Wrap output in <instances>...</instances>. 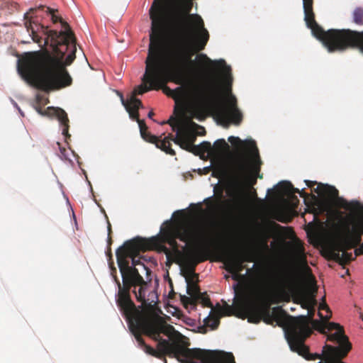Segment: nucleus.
Masks as SVG:
<instances>
[{"label": "nucleus", "mask_w": 363, "mask_h": 363, "mask_svg": "<svg viewBox=\"0 0 363 363\" xmlns=\"http://www.w3.org/2000/svg\"><path fill=\"white\" fill-rule=\"evenodd\" d=\"M277 220H279V221H280V222H281V223H288V222L290 220V219H285V218H284V217H282V216H278V217L277 218Z\"/></svg>", "instance_id": "41"}, {"label": "nucleus", "mask_w": 363, "mask_h": 363, "mask_svg": "<svg viewBox=\"0 0 363 363\" xmlns=\"http://www.w3.org/2000/svg\"><path fill=\"white\" fill-rule=\"evenodd\" d=\"M328 340L333 342H337L340 344V346L337 347H340L341 350H345L347 345L351 344L348 338L346 335H345L344 332L337 331L333 334H331L328 336Z\"/></svg>", "instance_id": "22"}, {"label": "nucleus", "mask_w": 363, "mask_h": 363, "mask_svg": "<svg viewBox=\"0 0 363 363\" xmlns=\"http://www.w3.org/2000/svg\"><path fill=\"white\" fill-rule=\"evenodd\" d=\"M220 313L223 315H230L232 313V308L227 303L220 309Z\"/></svg>", "instance_id": "36"}, {"label": "nucleus", "mask_w": 363, "mask_h": 363, "mask_svg": "<svg viewBox=\"0 0 363 363\" xmlns=\"http://www.w3.org/2000/svg\"><path fill=\"white\" fill-rule=\"evenodd\" d=\"M305 182L309 188L313 189V191L320 196L334 199L337 206L352 212L363 211V205L360 202L358 201H347L346 199L339 197L338 191L334 186L310 180H305Z\"/></svg>", "instance_id": "13"}, {"label": "nucleus", "mask_w": 363, "mask_h": 363, "mask_svg": "<svg viewBox=\"0 0 363 363\" xmlns=\"http://www.w3.org/2000/svg\"><path fill=\"white\" fill-rule=\"evenodd\" d=\"M228 141L234 146L240 148L243 145V141H242L239 138L230 136L228 138Z\"/></svg>", "instance_id": "33"}, {"label": "nucleus", "mask_w": 363, "mask_h": 363, "mask_svg": "<svg viewBox=\"0 0 363 363\" xmlns=\"http://www.w3.org/2000/svg\"><path fill=\"white\" fill-rule=\"evenodd\" d=\"M191 6L185 13L177 15L172 23V42L167 46L162 39L164 24V0H155L150 9L151 33L143 84L135 87L131 96L143 94L150 90H159L169 82L182 85L184 74L193 63L192 56L204 50L209 33L202 18L189 14Z\"/></svg>", "instance_id": "1"}, {"label": "nucleus", "mask_w": 363, "mask_h": 363, "mask_svg": "<svg viewBox=\"0 0 363 363\" xmlns=\"http://www.w3.org/2000/svg\"><path fill=\"white\" fill-rule=\"evenodd\" d=\"M147 285V283L145 284H135V287H134L135 289L133 290L137 301L141 302L143 304H145L146 302L145 292Z\"/></svg>", "instance_id": "24"}, {"label": "nucleus", "mask_w": 363, "mask_h": 363, "mask_svg": "<svg viewBox=\"0 0 363 363\" xmlns=\"http://www.w3.org/2000/svg\"><path fill=\"white\" fill-rule=\"evenodd\" d=\"M40 100H41V97H40L39 95H38V96H37V101H38V104H39V103H40Z\"/></svg>", "instance_id": "46"}, {"label": "nucleus", "mask_w": 363, "mask_h": 363, "mask_svg": "<svg viewBox=\"0 0 363 363\" xmlns=\"http://www.w3.org/2000/svg\"><path fill=\"white\" fill-rule=\"evenodd\" d=\"M313 0H303L304 21L313 35L330 52L343 51L348 48H359L363 52V31L350 29H329L325 31L315 20Z\"/></svg>", "instance_id": "8"}, {"label": "nucleus", "mask_w": 363, "mask_h": 363, "mask_svg": "<svg viewBox=\"0 0 363 363\" xmlns=\"http://www.w3.org/2000/svg\"><path fill=\"white\" fill-rule=\"evenodd\" d=\"M107 242H108V248H107L106 254H107V256L108 257H110V259H111V257H112L111 248V245L112 243L111 235H108Z\"/></svg>", "instance_id": "37"}, {"label": "nucleus", "mask_w": 363, "mask_h": 363, "mask_svg": "<svg viewBox=\"0 0 363 363\" xmlns=\"http://www.w3.org/2000/svg\"><path fill=\"white\" fill-rule=\"evenodd\" d=\"M109 265L111 267V274L113 277L114 281L116 283V280L120 281L118 277H117V270L116 268L113 266V262L112 260V258H109Z\"/></svg>", "instance_id": "35"}, {"label": "nucleus", "mask_w": 363, "mask_h": 363, "mask_svg": "<svg viewBox=\"0 0 363 363\" xmlns=\"http://www.w3.org/2000/svg\"><path fill=\"white\" fill-rule=\"evenodd\" d=\"M140 128V132L141 135L144 134V131L147 130V126L146 125L145 121L143 120H140L138 122Z\"/></svg>", "instance_id": "38"}, {"label": "nucleus", "mask_w": 363, "mask_h": 363, "mask_svg": "<svg viewBox=\"0 0 363 363\" xmlns=\"http://www.w3.org/2000/svg\"><path fill=\"white\" fill-rule=\"evenodd\" d=\"M300 303L303 308L308 309L313 305H316L317 302L313 296L303 295L300 298Z\"/></svg>", "instance_id": "27"}, {"label": "nucleus", "mask_w": 363, "mask_h": 363, "mask_svg": "<svg viewBox=\"0 0 363 363\" xmlns=\"http://www.w3.org/2000/svg\"><path fill=\"white\" fill-rule=\"evenodd\" d=\"M161 359L164 360V363H167V359H165L164 357L163 358H162Z\"/></svg>", "instance_id": "49"}, {"label": "nucleus", "mask_w": 363, "mask_h": 363, "mask_svg": "<svg viewBox=\"0 0 363 363\" xmlns=\"http://www.w3.org/2000/svg\"><path fill=\"white\" fill-rule=\"evenodd\" d=\"M353 21L357 25H363V9L356 8L353 12Z\"/></svg>", "instance_id": "30"}, {"label": "nucleus", "mask_w": 363, "mask_h": 363, "mask_svg": "<svg viewBox=\"0 0 363 363\" xmlns=\"http://www.w3.org/2000/svg\"><path fill=\"white\" fill-rule=\"evenodd\" d=\"M121 99L122 104L128 112L130 118L135 120L137 122L140 121L139 118L138 109L143 106L141 101L134 96H130L129 100H125L123 95H121Z\"/></svg>", "instance_id": "19"}, {"label": "nucleus", "mask_w": 363, "mask_h": 363, "mask_svg": "<svg viewBox=\"0 0 363 363\" xmlns=\"http://www.w3.org/2000/svg\"><path fill=\"white\" fill-rule=\"evenodd\" d=\"M212 225L205 222H194L181 225L177 228L168 226L162 229V242H167L177 250L176 239L184 242H190L199 247L198 250L185 262V269L189 274H194L196 265L210 259L213 240Z\"/></svg>", "instance_id": "6"}, {"label": "nucleus", "mask_w": 363, "mask_h": 363, "mask_svg": "<svg viewBox=\"0 0 363 363\" xmlns=\"http://www.w3.org/2000/svg\"><path fill=\"white\" fill-rule=\"evenodd\" d=\"M35 109L41 116L56 118L63 126L62 134L65 137L70 136L68 134L69 118L67 113L63 109L50 106L45 110H43L42 107L39 104L35 106Z\"/></svg>", "instance_id": "15"}, {"label": "nucleus", "mask_w": 363, "mask_h": 363, "mask_svg": "<svg viewBox=\"0 0 363 363\" xmlns=\"http://www.w3.org/2000/svg\"><path fill=\"white\" fill-rule=\"evenodd\" d=\"M275 191L279 196H288L292 199H296L298 201L297 197L294 194L298 193L301 197H307L308 194L304 192L303 189L300 191L298 189L294 188L292 184L288 181L280 182L276 186Z\"/></svg>", "instance_id": "17"}, {"label": "nucleus", "mask_w": 363, "mask_h": 363, "mask_svg": "<svg viewBox=\"0 0 363 363\" xmlns=\"http://www.w3.org/2000/svg\"><path fill=\"white\" fill-rule=\"evenodd\" d=\"M211 198H208L207 199L205 200V202L206 203H208V201H211Z\"/></svg>", "instance_id": "47"}, {"label": "nucleus", "mask_w": 363, "mask_h": 363, "mask_svg": "<svg viewBox=\"0 0 363 363\" xmlns=\"http://www.w3.org/2000/svg\"><path fill=\"white\" fill-rule=\"evenodd\" d=\"M212 147L213 156L221 155L229 149V145L224 139L217 140Z\"/></svg>", "instance_id": "23"}, {"label": "nucleus", "mask_w": 363, "mask_h": 363, "mask_svg": "<svg viewBox=\"0 0 363 363\" xmlns=\"http://www.w3.org/2000/svg\"><path fill=\"white\" fill-rule=\"evenodd\" d=\"M134 242L133 241H125L116 252L117 263L123 279V284L120 281L116 280L118 291L116 301L123 315L144 311L138 308L130 298L132 287H135V284H146L138 269L130 266L129 262L125 261V257L128 255L133 256L138 251V247Z\"/></svg>", "instance_id": "9"}, {"label": "nucleus", "mask_w": 363, "mask_h": 363, "mask_svg": "<svg viewBox=\"0 0 363 363\" xmlns=\"http://www.w3.org/2000/svg\"><path fill=\"white\" fill-rule=\"evenodd\" d=\"M143 133L144 134L141 135V136L144 140L152 144H155L157 148L161 149L167 154L172 156L176 155L175 151L171 147L170 142H169V135L164 137L162 140L159 137L152 135L150 132L147 131V130Z\"/></svg>", "instance_id": "18"}, {"label": "nucleus", "mask_w": 363, "mask_h": 363, "mask_svg": "<svg viewBox=\"0 0 363 363\" xmlns=\"http://www.w3.org/2000/svg\"><path fill=\"white\" fill-rule=\"evenodd\" d=\"M200 57L221 68V80L216 79L208 84L189 83L174 89L164 84L162 86L164 93L176 102L188 100L185 113L190 118L203 121L212 113L223 126L228 127L230 123L240 125L242 114L238 107L235 96L231 94L233 77L230 67L223 59L213 62L204 54Z\"/></svg>", "instance_id": "3"}, {"label": "nucleus", "mask_w": 363, "mask_h": 363, "mask_svg": "<svg viewBox=\"0 0 363 363\" xmlns=\"http://www.w3.org/2000/svg\"><path fill=\"white\" fill-rule=\"evenodd\" d=\"M128 241H133L135 242L134 244H135L138 247V251L135 252L133 256H127L125 257V261L127 262L130 263L129 259H131L132 262V267H135L136 265H138L140 264V262L139 259H137L136 258L140 255V252H145L147 250H150L154 247H157L160 245V240L156 237H152L149 239L142 238H135L132 240H129Z\"/></svg>", "instance_id": "16"}, {"label": "nucleus", "mask_w": 363, "mask_h": 363, "mask_svg": "<svg viewBox=\"0 0 363 363\" xmlns=\"http://www.w3.org/2000/svg\"><path fill=\"white\" fill-rule=\"evenodd\" d=\"M308 308V316L301 315L296 318H291L289 322L286 330V338L293 352H297L307 360H315L321 359V355L317 353L311 354L309 348L304 342L311 334V330L308 325V318L312 319L315 315V306Z\"/></svg>", "instance_id": "11"}, {"label": "nucleus", "mask_w": 363, "mask_h": 363, "mask_svg": "<svg viewBox=\"0 0 363 363\" xmlns=\"http://www.w3.org/2000/svg\"><path fill=\"white\" fill-rule=\"evenodd\" d=\"M203 322L207 327L213 330L216 329L220 323L219 317L213 314H210L204 319Z\"/></svg>", "instance_id": "26"}, {"label": "nucleus", "mask_w": 363, "mask_h": 363, "mask_svg": "<svg viewBox=\"0 0 363 363\" xmlns=\"http://www.w3.org/2000/svg\"><path fill=\"white\" fill-rule=\"evenodd\" d=\"M131 333L144 352L157 359L167 355L181 363H235L230 352L189 349V343L172 342L161 337L164 334L169 338L182 336L174 328L159 315L147 311L123 315Z\"/></svg>", "instance_id": "4"}, {"label": "nucleus", "mask_w": 363, "mask_h": 363, "mask_svg": "<svg viewBox=\"0 0 363 363\" xmlns=\"http://www.w3.org/2000/svg\"><path fill=\"white\" fill-rule=\"evenodd\" d=\"M143 267L145 269H147L145 267V264H143Z\"/></svg>", "instance_id": "50"}, {"label": "nucleus", "mask_w": 363, "mask_h": 363, "mask_svg": "<svg viewBox=\"0 0 363 363\" xmlns=\"http://www.w3.org/2000/svg\"><path fill=\"white\" fill-rule=\"evenodd\" d=\"M154 2H155V1H153V3ZM168 3H169V0H164L165 9H166L164 21L166 20L167 15V11H168Z\"/></svg>", "instance_id": "42"}, {"label": "nucleus", "mask_w": 363, "mask_h": 363, "mask_svg": "<svg viewBox=\"0 0 363 363\" xmlns=\"http://www.w3.org/2000/svg\"><path fill=\"white\" fill-rule=\"evenodd\" d=\"M319 310H325L327 311V313H328V315L332 314L329 307L328 306V305L325 303H323L320 304Z\"/></svg>", "instance_id": "39"}, {"label": "nucleus", "mask_w": 363, "mask_h": 363, "mask_svg": "<svg viewBox=\"0 0 363 363\" xmlns=\"http://www.w3.org/2000/svg\"><path fill=\"white\" fill-rule=\"evenodd\" d=\"M47 12L51 14V19L53 23L60 22L62 28L65 29L64 30L72 31L69 25L66 21H65L61 17L55 15L54 9H52L50 7H47Z\"/></svg>", "instance_id": "25"}, {"label": "nucleus", "mask_w": 363, "mask_h": 363, "mask_svg": "<svg viewBox=\"0 0 363 363\" xmlns=\"http://www.w3.org/2000/svg\"><path fill=\"white\" fill-rule=\"evenodd\" d=\"M264 247L266 250H269V247L267 243L264 244Z\"/></svg>", "instance_id": "48"}, {"label": "nucleus", "mask_w": 363, "mask_h": 363, "mask_svg": "<svg viewBox=\"0 0 363 363\" xmlns=\"http://www.w3.org/2000/svg\"><path fill=\"white\" fill-rule=\"evenodd\" d=\"M166 123L171 125L173 131L177 132L175 138H173L172 134H169V142L172 140L183 150L191 152L196 145L194 142L196 140L197 134L194 128L190 126L189 121L184 125L178 120L171 118L167 122H163L162 124Z\"/></svg>", "instance_id": "14"}, {"label": "nucleus", "mask_w": 363, "mask_h": 363, "mask_svg": "<svg viewBox=\"0 0 363 363\" xmlns=\"http://www.w3.org/2000/svg\"><path fill=\"white\" fill-rule=\"evenodd\" d=\"M252 280L250 294L242 293L237 303V307L248 316V321L259 323L264 320L269 323L272 315L281 310L274 307L271 311L274 289L283 285L288 279L287 274L281 270H272L264 267H259L255 270L247 269Z\"/></svg>", "instance_id": "5"}, {"label": "nucleus", "mask_w": 363, "mask_h": 363, "mask_svg": "<svg viewBox=\"0 0 363 363\" xmlns=\"http://www.w3.org/2000/svg\"><path fill=\"white\" fill-rule=\"evenodd\" d=\"M293 250L296 255L305 259V249L303 243L299 240H295Z\"/></svg>", "instance_id": "29"}, {"label": "nucleus", "mask_w": 363, "mask_h": 363, "mask_svg": "<svg viewBox=\"0 0 363 363\" xmlns=\"http://www.w3.org/2000/svg\"><path fill=\"white\" fill-rule=\"evenodd\" d=\"M245 144L248 155L240 154L231 163L228 173V181L234 193L233 200L224 213L230 219L234 218L241 209L244 187L247 184H255L257 178L262 179V174H259L262 162L256 143L249 140Z\"/></svg>", "instance_id": "7"}, {"label": "nucleus", "mask_w": 363, "mask_h": 363, "mask_svg": "<svg viewBox=\"0 0 363 363\" xmlns=\"http://www.w3.org/2000/svg\"><path fill=\"white\" fill-rule=\"evenodd\" d=\"M187 281V294L191 296L197 297L200 294L199 286L196 284L191 283L189 278H186Z\"/></svg>", "instance_id": "28"}, {"label": "nucleus", "mask_w": 363, "mask_h": 363, "mask_svg": "<svg viewBox=\"0 0 363 363\" xmlns=\"http://www.w3.org/2000/svg\"><path fill=\"white\" fill-rule=\"evenodd\" d=\"M318 314L320 319L322 320L321 322H317L319 325L322 326V330H320L322 333H324L325 330H328V331L336 330V332H344V328L342 325L336 323L328 321L331 317V315H326L325 316H323L320 311L318 312Z\"/></svg>", "instance_id": "20"}, {"label": "nucleus", "mask_w": 363, "mask_h": 363, "mask_svg": "<svg viewBox=\"0 0 363 363\" xmlns=\"http://www.w3.org/2000/svg\"><path fill=\"white\" fill-rule=\"evenodd\" d=\"M221 198H222V191L220 192V196L218 199H216V200L215 205L216 206H220V204H223V203H225L228 202L227 201H222Z\"/></svg>", "instance_id": "40"}, {"label": "nucleus", "mask_w": 363, "mask_h": 363, "mask_svg": "<svg viewBox=\"0 0 363 363\" xmlns=\"http://www.w3.org/2000/svg\"><path fill=\"white\" fill-rule=\"evenodd\" d=\"M107 223H108V227H107V228H108V235H111V234L112 233L111 225V223H110L108 220Z\"/></svg>", "instance_id": "43"}, {"label": "nucleus", "mask_w": 363, "mask_h": 363, "mask_svg": "<svg viewBox=\"0 0 363 363\" xmlns=\"http://www.w3.org/2000/svg\"><path fill=\"white\" fill-rule=\"evenodd\" d=\"M196 298L201 300L204 306L212 307L210 298L205 294L201 293Z\"/></svg>", "instance_id": "34"}, {"label": "nucleus", "mask_w": 363, "mask_h": 363, "mask_svg": "<svg viewBox=\"0 0 363 363\" xmlns=\"http://www.w3.org/2000/svg\"><path fill=\"white\" fill-rule=\"evenodd\" d=\"M336 220L337 222L334 225L336 241L329 244L325 250L330 259L340 264H347L355 257L347 251L361 243L363 232L356 226H350L349 221L354 220L353 213L344 215L343 212L338 211Z\"/></svg>", "instance_id": "10"}, {"label": "nucleus", "mask_w": 363, "mask_h": 363, "mask_svg": "<svg viewBox=\"0 0 363 363\" xmlns=\"http://www.w3.org/2000/svg\"><path fill=\"white\" fill-rule=\"evenodd\" d=\"M213 240L215 245L212 248L211 255L216 251L222 252L225 259L226 269L230 273L238 274L243 270L244 262L254 261V257L251 253L228 249L221 245L214 236H213Z\"/></svg>", "instance_id": "12"}, {"label": "nucleus", "mask_w": 363, "mask_h": 363, "mask_svg": "<svg viewBox=\"0 0 363 363\" xmlns=\"http://www.w3.org/2000/svg\"><path fill=\"white\" fill-rule=\"evenodd\" d=\"M157 238L160 240V245H158L157 247H154L151 250L160 249L161 251H162L166 255L167 261L171 262L172 257V254L171 251L166 246L162 245L163 242H162L160 238H159L158 237H157Z\"/></svg>", "instance_id": "31"}, {"label": "nucleus", "mask_w": 363, "mask_h": 363, "mask_svg": "<svg viewBox=\"0 0 363 363\" xmlns=\"http://www.w3.org/2000/svg\"><path fill=\"white\" fill-rule=\"evenodd\" d=\"M213 147L210 142L203 141L199 145H195L194 150L191 152L195 155H199L201 157H204L206 153L209 156H213Z\"/></svg>", "instance_id": "21"}, {"label": "nucleus", "mask_w": 363, "mask_h": 363, "mask_svg": "<svg viewBox=\"0 0 363 363\" xmlns=\"http://www.w3.org/2000/svg\"><path fill=\"white\" fill-rule=\"evenodd\" d=\"M274 225L275 228H282V227L280 225H279V224H277V223H274Z\"/></svg>", "instance_id": "45"}, {"label": "nucleus", "mask_w": 363, "mask_h": 363, "mask_svg": "<svg viewBox=\"0 0 363 363\" xmlns=\"http://www.w3.org/2000/svg\"><path fill=\"white\" fill-rule=\"evenodd\" d=\"M186 115L188 120H189L190 126H191L193 128H194V130L195 129L201 130V131L199 133H196V134L199 135H204L206 134V130H205L204 127L196 124L195 122H194L192 121L193 118H190L188 114H186Z\"/></svg>", "instance_id": "32"}, {"label": "nucleus", "mask_w": 363, "mask_h": 363, "mask_svg": "<svg viewBox=\"0 0 363 363\" xmlns=\"http://www.w3.org/2000/svg\"><path fill=\"white\" fill-rule=\"evenodd\" d=\"M40 5L30 8L24 14V26L32 40L42 50L24 52L17 61L21 78L35 88L50 92L69 86L72 83L67 66L76 58V38L73 31L48 30V26L35 23L30 13L43 10Z\"/></svg>", "instance_id": "2"}, {"label": "nucleus", "mask_w": 363, "mask_h": 363, "mask_svg": "<svg viewBox=\"0 0 363 363\" xmlns=\"http://www.w3.org/2000/svg\"><path fill=\"white\" fill-rule=\"evenodd\" d=\"M154 114H155V113H153V111H150V112L148 113L147 116H148V118H152V116H154Z\"/></svg>", "instance_id": "44"}]
</instances>
